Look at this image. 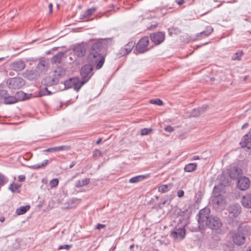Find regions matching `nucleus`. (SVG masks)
I'll return each mask as SVG.
<instances>
[{"label": "nucleus", "instance_id": "nucleus-1", "mask_svg": "<svg viewBox=\"0 0 251 251\" xmlns=\"http://www.w3.org/2000/svg\"><path fill=\"white\" fill-rule=\"evenodd\" d=\"M106 39H100L92 44L87 57V62L92 66H95L97 69L101 68L104 62V49L102 42Z\"/></svg>", "mask_w": 251, "mask_h": 251}, {"label": "nucleus", "instance_id": "nucleus-2", "mask_svg": "<svg viewBox=\"0 0 251 251\" xmlns=\"http://www.w3.org/2000/svg\"><path fill=\"white\" fill-rule=\"evenodd\" d=\"M222 185L215 186L213 190V198L212 200L213 207L216 211H221L224 209L226 205L225 198L219 193Z\"/></svg>", "mask_w": 251, "mask_h": 251}, {"label": "nucleus", "instance_id": "nucleus-3", "mask_svg": "<svg viewBox=\"0 0 251 251\" xmlns=\"http://www.w3.org/2000/svg\"><path fill=\"white\" fill-rule=\"evenodd\" d=\"M66 71L61 67H58L53 72L52 77L48 76L43 80V83L46 85L52 86L57 84L59 78L64 76Z\"/></svg>", "mask_w": 251, "mask_h": 251}, {"label": "nucleus", "instance_id": "nucleus-4", "mask_svg": "<svg viewBox=\"0 0 251 251\" xmlns=\"http://www.w3.org/2000/svg\"><path fill=\"white\" fill-rule=\"evenodd\" d=\"M210 210L209 208L205 207L201 209L198 214V222L200 228H203L205 226L207 221L210 218Z\"/></svg>", "mask_w": 251, "mask_h": 251}, {"label": "nucleus", "instance_id": "nucleus-5", "mask_svg": "<svg viewBox=\"0 0 251 251\" xmlns=\"http://www.w3.org/2000/svg\"><path fill=\"white\" fill-rule=\"evenodd\" d=\"M93 66L88 65L83 66L80 71V75L82 77V81H80V86H82L91 78L92 74Z\"/></svg>", "mask_w": 251, "mask_h": 251}, {"label": "nucleus", "instance_id": "nucleus-6", "mask_svg": "<svg viewBox=\"0 0 251 251\" xmlns=\"http://www.w3.org/2000/svg\"><path fill=\"white\" fill-rule=\"evenodd\" d=\"M186 223L182 227H176L172 230L170 236L176 241H179L183 239L185 236L186 232L184 228Z\"/></svg>", "mask_w": 251, "mask_h": 251}, {"label": "nucleus", "instance_id": "nucleus-7", "mask_svg": "<svg viewBox=\"0 0 251 251\" xmlns=\"http://www.w3.org/2000/svg\"><path fill=\"white\" fill-rule=\"evenodd\" d=\"M6 84L9 89H20L25 85V81L21 77H13L8 79Z\"/></svg>", "mask_w": 251, "mask_h": 251}, {"label": "nucleus", "instance_id": "nucleus-8", "mask_svg": "<svg viewBox=\"0 0 251 251\" xmlns=\"http://www.w3.org/2000/svg\"><path fill=\"white\" fill-rule=\"evenodd\" d=\"M205 226L212 230H217L221 228L222 223L219 218L217 216H211L207 221Z\"/></svg>", "mask_w": 251, "mask_h": 251}, {"label": "nucleus", "instance_id": "nucleus-9", "mask_svg": "<svg viewBox=\"0 0 251 251\" xmlns=\"http://www.w3.org/2000/svg\"><path fill=\"white\" fill-rule=\"evenodd\" d=\"M149 41V40L148 37L141 38L136 45V51L139 53H142L147 51L149 50L148 48Z\"/></svg>", "mask_w": 251, "mask_h": 251}, {"label": "nucleus", "instance_id": "nucleus-10", "mask_svg": "<svg viewBox=\"0 0 251 251\" xmlns=\"http://www.w3.org/2000/svg\"><path fill=\"white\" fill-rule=\"evenodd\" d=\"M65 88L69 89L74 88V89L78 91L82 86H80V81L78 77H74L66 80L64 82Z\"/></svg>", "mask_w": 251, "mask_h": 251}, {"label": "nucleus", "instance_id": "nucleus-11", "mask_svg": "<svg viewBox=\"0 0 251 251\" xmlns=\"http://www.w3.org/2000/svg\"><path fill=\"white\" fill-rule=\"evenodd\" d=\"M232 239L233 242L237 245L243 244L245 240V236L244 234L238 229L237 231L232 232Z\"/></svg>", "mask_w": 251, "mask_h": 251}, {"label": "nucleus", "instance_id": "nucleus-12", "mask_svg": "<svg viewBox=\"0 0 251 251\" xmlns=\"http://www.w3.org/2000/svg\"><path fill=\"white\" fill-rule=\"evenodd\" d=\"M250 186V180L248 177L242 176L238 178L237 187L240 190L242 191L246 190L249 188Z\"/></svg>", "mask_w": 251, "mask_h": 251}, {"label": "nucleus", "instance_id": "nucleus-13", "mask_svg": "<svg viewBox=\"0 0 251 251\" xmlns=\"http://www.w3.org/2000/svg\"><path fill=\"white\" fill-rule=\"evenodd\" d=\"M151 39L155 45H158L163 42L165 39V34L162 32H157L150 35Z\"/></svg>", "mask_w": 251, "mask_h": 251}, {"label": "nucleus", "instance_id": "nucleus-14", "mask_svg": "<svg viewBox=\"0 0 251 251\" xmlns=\"http://www.w3.org/2000/svg\"><path fill=\"white\" fill-rule=\"evenodd\" d=\"M228 211L230 217H236L241 212V206L238 203L231 204L229 206Z\"/></svg>", "mask_w": 251, "mask_h": 251}, {"label": "nucleus", "instance_id": "nucleus-15", "mask_svg": "<svg viewBox=\"0 0 251 251\" xmlns=\"http://www.w3.org/2000/svg\"><path fill=\"white\" fill-rule=\"evenodd\" d=\"M25 67V63L22 60L15 61L10 64L11 69L16 72L23 70Z\"/></svg>", "mask_w": 251, "mask_h": 251}, {"label": "nucleus", "instance_id": "nucleus-16", "mask_svg": "<svg viewBox=\"0 0 251 251\" xmlns=\"http://www.w3.org/2000/svg\"><path fill=\"white\" fill-rule=\"evenodd\" d=\"M74 52V54L78 57H83L85 54L86 48L83 45H77L75 47Z\"/></svg>", "mask_w": 251, "mask_h": 251}, {"label": "nucleus", "instance_id": "nucleus-17", "mask_svg": "<svg viewBox=\"0 0 251 251\" xmlns=\"http://www.w3.org/2000/svg\"><path fill=\"white\" fill-rule=\"evenodd\" d=\"M242 173V170L237 166H233L229 170V175L232 179L236 178Z\"/></svg>", "mask_w": 251, "mask_h": 251}, {"label": "nucleus", "instance_id": "nucleus-18", "mask_svg": "<svg viewBox=\"0 0 251 251\" xmlns=\"http://www.w3.org/2000/svg\"><path fill=\"white\" fill-rule=\"evenodd\" d=\"M135 42L133 41L129 42L125 47L120 50V54L121 56H124L129 53L132 50L135 45Z\"/></svg>", "mask_w": 251, "mask_h": 251}, {"label": "nucleus", "instance_id": "nucleus-19", "mask_svg": "<svg viewBox=\"0 0 251 251\" xmlns=\"http://www.w3.org/2000/svg\"><path fill=\"white\" fill-rule=\"evenodd\" d=\"M241 203L244 207L251 208V191L242 197Z\"/></svg>", "mask_w": 251, "mask_h": 251}, {"label": "nucleus", "instance_id": "nucleus-20", "mask_svg": "<svg viewBox=\"0 0 251 251\" xmlns=\"http://www.w3.org/2000/svg\"><path fill=\"white\" fill-rule=\"evenodd\" d=\"M213 31V28L211 26L206 27L205 30L201 32L197 35V39L201 40L202 38H204L209 36Z\"/></svg>", "mask_w": 251, "mask_h": 251}, {"label": "nucleus", "instance_id": "nucleus-21", "mask_svg": "<svg viewBox=\"0 0 251 251\" xmlns=\"http://www.w3.org/2000/svg\"><path fill=\"white\" fill-rule=\"evenodd\" d=\"M48 63L44 59L41 60L37 65L36 69L40 73L47 70L49 65Z\"/></svg>", "mask_w": 251, "mask_h": 251}, {"label": "nucleus", "instance_id": "nucleus-22", "mask_svg": "<svg viewBox=\"0 0 251 251\" xmlns=\"http://www.w3.org/2000/svg\"><path fill=\"white\" fill-rule=\"evenodd\" d=\"M207 106L205 105L201 107L198 108L197 109H194L191 112L188 116L194 117L199 116L204 112Z\"/></svg>", "mask_w": 251, "mask_h": 251}, {"label": "nucleus", "instance_id": "nucleus-23", "mask_svg": "<svg viewBox=\"0 0 251 251\" xmlns=\"http://www.w3.org/2000/svg\"><path fill=\"white\" fill-rule=\"evenodd\" d=\"M150 176V174L137 176L130 178L129 182L131 183H137L149 178Z\"/></svg>", "mask_w": 251, "mask_h": 251}, {"label": "nucleus", "instance_id": "nucleus-24", "mask_svg": "<svg viewBox=\"0 0 251 251\" xmlns=\"http://www.w3.org/2000/svg\"><path fill=\"white\" fill-rule=\"evenodd\" d=\"M177 213L178 216L183 218L182 219H179L180 222L185 220L186 222L190 215V213L187 209H184L183 210L178 209V211H177Z\"/></svg>", "mask_w": 251, "mask_h": 251}, {"label": "nucleus", "instance_id": "nucleus-25", "mask_svg": "<svg viewBox=\"0 0 251 251\" xmlns=\"http://www.w3.org/2000/svg\"><path fill=\"white\" fill-rule=\"evenodd\" d=\"M64 53L60 52L54 55L51 58V62L52 63H59L64 57Z\"/></svg>", "mask_w": 251, "mask_h": 251}, {"label": "nucleus", "instance_id": "nucleus-26", "mask_svg": "<svg viewBox=\"0 0 251 251\" xmlns=\"http://www.w3.org/2000/svg\"><path fill=\"white\" fill-rule=\"evenodd\" d=\"M96 10V8H91L87 9L83 14L80 16V19L85 21H89L87 18L91 16Z\"/></svg>", "mask_w": 251, "mask_h": 251}, {"label": "nucleus", "instance_id": "nucleus-27", "mask_svg": "<svg viewBox=\"0 0 251 251\" xmlns=\"http://www.w3.org/2000/svg\"><path fill=\"white\" fill-rule=\"evenodd\" d=\"M172 186L173 185L171 183L161 185L158 187V191L162 193H166L172 188Z\"/></svg>", "mask_w": 251, "mask_h": 251}, {"label": "nucleus", "instance_id": "nucleus-28", "mask_svg": "<svg viewBox=\"0 0 251 251\" xmlns=\"http://www.w3.org/2000/svg\"><path fill=\"white\" fill-rule=\"evenodd\" d=\"M90 179L88 178H85L81 180H78L75 183V186L77 188L81 187L89 184Z\"/></svg>", "mask_w": 251, "mask_h": 251}, {"label": "nucleus", "instance_id": "nucleus-29", "mask_svg": "<svg viewBox=\"0 0 251 251\" xmlns=\"http://www.w3.org/2000/svg\"><path fill=\"white\" fill-rule=\"evenodd\" d=\"M197 167V163H191L186 165L184 167V171L186 172H192L195 171Z\"/></svg>", "mask_w": 251, "mask_h": 251}, {"label": "nucleus", "instance_id": "nucleus-30", "mask_svg": "<svg viewBox=\"0 0 251 251\" xmlns=\"http://www.w3.org/2000/svg\"><path fill=\"white\" fill-rule=\"evenodd\" d=\"M26 94L23 91H19L15 95V98L16 100V102L19 101L23 100L26 99Z\"/></svg>", "mask_w": 251, "mask_h": 251}, {"label": "nucleus", "instance_id": "nucleus-31", "mask_svg": "<svg viewBox=\"0 0 251 251\" xmlns=\"http://www.w3.org/2000/svg\"><path fill=\"white\" fill-rule=\"evenodd\" d=\"M4 102L6 104H11L16 103V100L15 96H9L8 94L4 100Z\"/></svg>", "mask_w": 251, "mask_h": 251}, {"label": "nucleus", "instance_id": "nucleus-32", "mask_svg": "<svg viewBox=\"0 0 251 251\" xmlns=\"http://www.w3.org/2000/svg\"><path fill=\"white\" fill-rule=\"evenodd\" d=\"M30 208L29 205H25L20 207L17 209L16 213L17 215H20L25 214Z\"/></svg>", "mask_w": 251, "mask_h": 251}, {"label": "nucleus", "instance_id": "nucleus-33", "mask_svg": "<svg viewBox=\"0 0 251 251\" xmlns=\"http://www.w3.org/2000/svg\"><path fill=\"white\" fill-rule=\"evenodd\" d=\"M49 161L48 160H45L41 164H35L31 166H28V168L31 169H38L40 168H41L42 167H45L48 163Z\"/></svg>", "mask_w": 251, "mask_h": 251}, {"label": "nucleus", "instance_id": "nucleus-34", "mask_svg": "<svg viewBox=\"0 0 251 251\" xmlns=\"http://www.w3.org/2000/svg\"><path fill=\"white\" fill-rule=\"evenodd\" d=\"M243 54V52L242 50H238L232 55V59L234 60H239Z\"/></svg>", "mask_w": 251, "mask_h": 251}, {"label": "nucleus", "instance_id": "nucleus-35", "mask_svg": "<svg viewBox=\"0 0 251 251\" xmlns=\"http://www.w3.org/2000/svg\"><path fill=\"white\" fill-rule=\"evenodd\" d=\"M51 94L50 91H49L47 88L45 87L40 90L39 96L42 97L43 96L50 95Z\"/></svg>", "mask_w": 251, "mask_h": 251}, {"label": "nucleus", "instance_id": "nucleus-36", "mask_svg": "<svg viewBox=\"0 0 251 251\" xmlns=\"http://www.w3.org/2000/svg\"><path fill=\"white\" fill-rule=\"evenodd\" d=\"M21 187V185L17 183L11 184L9 187V189L12 192H16L18 191L19 189Z\"/></svg>", "mask_w": 251, "mask_h": 251}, {"label": "nucleus", "instance_id": "nucleus-37", "mask_svg": "<svg viewBox=\"0 0 251 251\" xmlns=\"http://www.w3.org/2000/svg\"><path fill=\"white\" fill-rule=\"evenodd\" d=\"M150 103L151 104H154L159 106L162 105L163 104V101L159 99L151 100Z\"/></svg>", "mask_w": 251, "mask_h": 251}, {"label": "nucleus", "instance_id": "nucleus-38", "mask_svg": "<svg viewBox=\"0 0 251 251\" xmlns=\"http://www.w3.org/2000/svg\"><path fill=\"white\" fill-rule=\"evenodd\" d=\"M7 94H8V92L6 90H0V100H4Z\"/></svg>", "mask_w": 251, "mask_h": 251}, {"label": "nucleus", "instance_id": "nucleus-39", "mask_svg": "<svg viewBox=\"0 0 251 251\" xmlns=\"http://www.w3.org/2000/svg\"><path fill=\"white\" fill-rule=\"evenodd\" d=\"M152 129L151 128H143L141 129L140 133L142 135H148L151 132Z\"/></svg>", "mask_w": 251, "mask_h": 251}, {"label": "nucleus", "instance_id": "nucleus-40", "mask_svg": "<svg viewBox=\"0 0 251 251\" xmlns=\"http://www.w3.org/2000/svg\"><path fill=\"white\" fill-rule=\"evenodd\" d=\"M57 151H70L71 149V147L70 146H61L59 147H57Z\"/></svg>", "mask_w": 251, "mask_h": 251}, {"label": "nucleus", "instance_id": "nucleus-41", "mask_svg": "<svg viewBox=\"0 0 251 251\" xmlns=\"http://www.w3.org/2000/svg\"><path fill=\"white\" fill-rule=\"evenodd\" d=\"M50 184L51 187H55L57 186L58 184V180L57 178H54L52 179L50 182Z\"/></svg>", "mask_w": 251, "mask_h": 251}, {"label": "nucleus", "instance_id": "nucleus-42", "mask_svg": "<svg viewBox=\"0 0 251 251\" xmlns=\"http://www.w3.org/2000/svg\"><path fill=\"white\" fill-rule=\"evenodd\" d=\"M71 247H72L71 245H61L58 247V250H60L65 249V250H68L71 248Z\"/></svg>", "mask_w": 251, "mask_h": 251}, {"label": "nucleus", "instance_id": "nucleus-43", "mask_svg": "<svg viewBox=\"0 0 251 251\" xmlns=\"http://www.w3.org/2000/svg\"><path fill=\"white\" fill-rule=\"evenodd\" d=\"M5 182L6 180L4 176L0 174V185H3Z\"/></svg>", "mask_w": 251, "mask_h": 251}, {"label": "nucleus", "instance_id": "nucleus-44", "mask_svg": "<svg viewBox=\"0 0 251 251\" xmlns=\"http://www.w3.org/2000/svg\"><path fill=\"white\" fill-rule=\"evenodd\" d=\"M44 151L46 152H56L57 151V147H52V148H50L48 149H47L46 150H44Z\"/></svg>", "mask_w": 251, "mask_h": 251}, {"label": "nucleus", "instance_id": "nucleus-45", "mask_svg": "<svg viewBox=\"0 0 251 251\" xmlns=\"http://www.w3.org/2000/svg\"><path fill=\"white\" fill-rule=\"evenodd\" d=\"M101 151L98 150H95L93 152V156L94 157H98L101 156Z\"/></svg>", "mask_w": 251, "mask_h": 251}, {"label": "nucleus", "instance_id": "nucleus-46", "mask_svg": "<svg viewBox=\"0 0 251 251\" xmlns=\"http://www.w3.org/2000/svg\"><path fill=\"white\" fill-rule=\"evenodd\" d=\"M165 130L169 132H171L174 130V128L170 126H168L167 127L165 128Z\"/></svg>", "mask_w": 251, "mask_h": 251}, {"label": "nucleus", "instance_id": "nucleus-47", "mask_svg": "<svg viewBox=\"0 0 251 251\" xmlns=\"http://www.w3.org/2000/svg\"><path fill=\"white\" fill-rule=\"evenodd\" d=\"M184 191L182 190H179L177 191V195L179 198H181L184 196Z\"/></svg>", "mask_w": 251, "mask_h": 251}, {"label": "nucleus", "instance_id": "nucleus-48", "mask_svg": "<svg viewBox=\"0 0 251 251\" xmlns=\"http://www.w3.org/2000/svg\"><path fill=\"white\" fill-rule=\"evenodd\" d=\"M19 181L20 182H24L25 179V175H22L18 176Z\"/></svg>", "mask_w": 251, "mask_h": 251}, {"label": "nucleus", "instance_id": "nucleus-49", "mask_svg": "<svg viewBox=\"0 0 251 251\" xmlns=\"http://www.w3.org/2000/svg\"><path fill=\"white\" fill-rule=\"evenodd\" d=\"M106 226L105 225L101 224H98L96 226V228L97 229H100L102 228H104Z\"/></svg>", "mask_w": 251, "mask_h": 251}, {"label": "nucleus", "instance_id": "nucleus-50", "mask_svg": "<svg viewBox=\"0 0 251 251\" xmlns=\"http://www.w3.org/2000/svg\"><path fill=\"white\" fill-rule=\"evenodd\" d=\"M175 1L179 5H181L184 3V0H176Z\"/></svg>", "mask_w": 251, "mask_h": 251}, {"label": "nucleus", "instance_id": "nucleus-51", "mask_svg": "<svg viewBox=\"0 0 251 251\" xmlns=\"http://www.w3.org/2000/svg\"><path fill=\"white\" fill-rule=\"evenodd\" d=\"M52 4L51 3H50L49 5V13L51 14L52 12Z\"/></svg>", "mask_w": 251, "mask_h": 251}, {"label": "nucleus", "instance_id": "nucleus-52", "mask_svg": "<svg viewBox=\"0 0 251 251\" xmlns=\"http://www.w3.org/2000/svg\"><path fill=\"white\" fill-rule=\"evenodd\" d=\"M200 159V157L199 156H193L191 159H190V160L191 161H193V160H198Z\"/></svg>", "mask_w": 251, "mask_h": 251}, {"label": "nucleus", "instance_id": "nucleus-53", "mask_svg": "<svg viewBox=\"0 0 251 251\" xmlns=\"http://www.w3.org/2000/svg\"><path fill=\"white\" fill-rule=\"evenodd\" d=\"M75 164V162L73 161L71 164L70 165L69 168H72Z\"/></svg>", "mask_w": 251, "mask_h": 251}, {"label": "nucleus", "instance_id": "nucleus-54", "mask_svg": "<svg viewBox=\"0 0 251 251\" xmlns=\"http://www.w3.org/2000/svg\"><path fill=\"white\" fill-rule=\"evenodd\" d=\"M27 73L28 74L30 75H34V71H27Z\"/></svg>", "mask_w": 251, "mask_h": 251}, {"label": "nucleus", "instance_id": "nucleus-55", "mask_svg": "<svg viewBox=\"0 0 251 251\" xmlns=\"http://www.w3.org/2000/svg\"><path fill=\"white\" fill-rule=\"evenodd\" d=\"M248 125H248V123H246V124H244V125L242 126V129H244V128H245L247 127L248 126Z\"/></svg>", "mask_w": 251, "mask_h": 251}, {"label": "nucleus", "instance_id": "nucleus-56", "mask_svg": "<svg viewBox=\"0 0 251 251\" xmlns=\"http://www.w3.org/2000/svg\"><path fill=\"white\" fill-rule=\"evenodd\" d=\"M246 251H251V246H249L246 250Z\"/></svg>", "mask_w": 251, "mask_h": 251}, {"label": "nucleus", "instance_id": "nucleus-57", "mask_svg": "<svg viewBox=\"0 0 251 251\" xmlns=\"http://www.w3.org/2000/svg\"><path fill=\"white\" fill-rule=\"evenodd\" d=\"M101 141V138H100L97 142V144H99Z\"/></svg>", "mask_w": 251, "mask_h": 251}, {"label": "nucleus", "instance_id": "nucleus-58", "mask_svg": "<svg viewBox=\"0 0 251 251\" xmlns=\"http://www.w3.org/2000/svg\"><path fill=\"white\" fill-rule=\"evenodd\" d=\"M4 58H0V60H3Z\"/></svg>", "mask_w": 251, "mask_h": 251}, {"label": "nucleus", "instance_id": "nucleus-59", "mask_svg": "<svg viewBox=\"0 0 251 251\" xmlns=\"http://www.w3.org/2000/svg\"><path fill=\"white\" fill-rule=\"evenodd\" d=\"M133 247V245H131L130 246V248H132Z\"/></svg>", "mask_w": 251, "mask_h": 251}, {"label": "nucleus", "instance_id": "nucleus-60", "mask_svg": "<svg viewBox=\"0 0 251 251\" xmlns=\"http://www.w3.org/2000/svg\"><path fill=\"white\" fill-rule=\"evenodd\" d=\"M57 7H58V8H59V5L58 4L57 5Z\"/></svg>", "mask_w": 251, "mask_h": 251}, {"label": "nucleus", "instance_id": "nucleus-61", "mask_svg": "<svg viewBox=\"0 0 251 251\" xmlns=\"http://www.w3.org/2000/svg\"><path fill=\"white\" fill-rule=\"evenodd\" d=\"M29 78H31V77H30V76H28Z\"/></svg>", "mask_w": 251, "mask_h": 251}]
</instances>
